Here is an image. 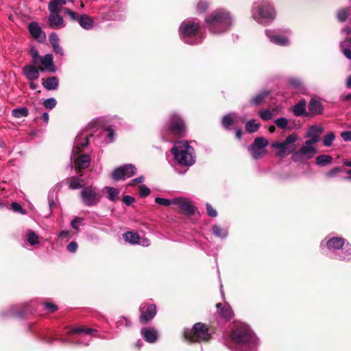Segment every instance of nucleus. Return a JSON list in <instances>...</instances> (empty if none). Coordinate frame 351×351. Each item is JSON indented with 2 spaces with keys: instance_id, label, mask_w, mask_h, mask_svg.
Returning a JSON list of instances; mask_svg holds the SVG:
<instances>
[{
  "instance_id": "obj_1",
  "label": "nucleus",
  "mask_w": 351,
  "mask_h": 351,
  "mask_svg": "<svg viewBox=\"0 0 351 351\" xmlns=\"http://www.w3.org/2000/svg\"><path fill=\"white\" fill-rule=\"evenodd\" d=\"M231 340L229 348L232 351H256L258 346L257 337L244 325L235 327Z\"/></svg>"
},
{
  "instance_id": "obj_2",
  "label": "nucleus",
  "mask_w": 351,
  "mask_h": 351,
  "mask_svg": "<svg viewBox=\"0 0 351 351\" xmlns=\"http://www.w3.org/2000/svg\"><path fill=\"white\" fill-rule=\"evenodd\" d=\"M205 22L211 33L220 34L230 29L233 20L228 11L223 9H218L207 16Z\"/></svg>"
},
{
  "instance_id": "obj_3",
  "label": "nucleus",
  "mask_w": 351,
  "mask_h": 351,
  "mask_svg": "<svg viewBox=\"0 0 351 351\" xmlns=\"http://www.w3.org/2000/svg\"><path fill=\"white\" fill-rule=\"evenodd\" d=\"M175 160L181 166L191 167L195 162V154L193 147L187 141L175 143L171 149Z\"/></svg>"
},
{
  "instance_id": "obj_4",
  "label": "nucleus",
  "mask_w": 351,
  "mask_h": 351,
  "mask_svg": "<svg viewBox=\"0 0 351 351\" xmlns=\"http://www.w3.org/2000/svg\"><path fill=\"white\" fill-rule=\"evenodd\" d=\"M199 25L191 21H183L180 26V36L184 43L195 45L202 42V38L198 36Z\"/></svg>"
},
{
  "instance_id": "obj_5",
  "label": "nucleus",
  "mask_w": 351,
  "mask_h": 351,
  "mask_svg": "<svg viewBox=\"0 0 351 351\" xmlns=\"http://www.w3.org/2000/svg\"><path fill=\"white\" fill-rule=\"evenodd\" d=\"M252 13L254 19L259 23L272 21L275 17L274 9L267 0H261L254 3Z\"/></svg>"
},
{
  "instance_id": "obj_6",
  "label": "nucleus",
  "mask_w": 351,
  "mask_h": 351,
  "mask_svg": "<svg viewBox=\"0 0 351 351\" xmlns=\"http://www.w3.org/2000/svg\"><path fill=\"white\" fill-rule=\"evenodd\" d=\"M185 125L182 119L177 114H172L162 131V136L165 141H169L167 134L183 135Z\"/></svg>"
},
{
  "instance_id": "obj_7",
  "label": "nucleus",
  "mask_w": 351,
  "mask_h": 351,
  "mask_svg": "<svg viewBox=\"0 0 351 351\" xmlns=\"http://www.w3.org/2000/svg\"><path fill=\"white\" fill-rule=\"evenodd\" d=\"M299 139L298 135L293 132L289 134L283 142L275 141L271 143V147L279 149L277 155L281 158L293 153L296 147L295 143Z\"/></svg>"
},
{
  "instance_id": "obj_8",
  "label": "nucleus",
  "mask_w": 351,
  "mask_h": 351,
  "mask_svg": "<svg viewBox=\"0 0 351 351\" xmlns=\"http://www.w3.org/2000/svg\"><path fill=\"white\" fill-rule=\"evenodd\" d=\"M183 335L186 339L191 342L208 341L210 337L208 328L202 323H197L191 329L185 330Z\"/></svg>"
},
{
  "instance_id": "obj_9",
  "label": "nucleus",
  "mask_w": 351,
  "mask_h": 351,
  "mask_svg": "<svg viewBox=\"0 0 351 351\" xmlns=\"http://www.w3.org/2000/svg\"><path fill=\"white\" fill-rule=\"evenodd\" d=\"M314 145L315 143L306 140L304 145L293 153L291 160L295 162H300L312 158L317 153V149Z\"/></svg>"
},
{
  "instance_id": "obj_10",
  "label": "nucleus",
  "mask_w": 351,
  "mask_h": 351,
  "mask_svg": "<svg viewBox=\"0 0 351 351\" xmlns=\"http://www.w3.org/2000/svg\"><path fill=\"white\" fill-rule=\"evenodd\" d=\"M80 197L82 203L86 206H93L97 205L101 199V195L96 188L90 186H84L80 191Z\"/></svg>"
},
{
  "instance_id": "obj_11",
  "label": "nucleus",
  "mask_w": 351,
  "mask_h": 351,
  "mask_svg": "<svg viewBox=\"0 0 351 351\" xmlns=\"http://www.w3.org/2000/svg\"><path fill=\"white\" fill-rule=\"evenodd\" d=\"M268 143V141L263 137L255 138L254 143L249 148V151L254 159L257 160L267 154L265 147Z\"/></svg>"
},
{
  "instance_id": "obj_12",
  "label": "nucleus",
  "mask_w": 351,
  "mask_h": 351,
  "mask_svg": "<svg viewBox=\"0 0 351 351\" xmlns=\"http://www.w3.org/2000/svg\"><path fill=\"white\" fill-rule=\"evenodd\" d=\"M64 12L71 18L72 21L78 22L80 25L83 29L89 30L93 27V20L87 14H82L78 16L76 13L69 8H65Z\"/></svg>"
},
{
  "instance_id": "obj_13",
  "label": "nucleus",
  "mask_w": 351,
  "mask_h": 351,
  "mask_svg": "<svg viewBox=\"0 0 351 351\" xmlns=\"http://www.w3.org/2000/svg\"><path fill=\"white\" fill-rule=\"evenodd\" d=\"M136 168L132 164H127L116 168L112 175L115 180H124L133 176L136 173Z\"/></svg>"
},
{
  "instance_id": "obj_14",
  "label": "nucleus",
  "mask_w": 351,
  "mask_h": 351,
  "mask_svg": "<svg viewBox=\"0 0 351 351\" xmlns=\"http://www.w3.org/2000/svg\"><path fill=\"white\" fill-rule=\"evenodd\" d=\"M140 321L145 324L152 319L156 314V306L154 304H142L140 306Z\"/></svg>"
},
{
  "instance_id": "obj_15",
  "label": "nucleus",
  "mask_w": 351,
  "mask_h": 351,
  "mask_svg": "<svg viewBox=\"0 0 351 351\" xmlns=\"http://www.w3.org/2000/svg\"><path fill=\"white\" fill-rule=\"evenodd\" d=\"M245 121V117H240L236 113H230L225 115L222 119V125L226 130H230L231 126L238 123H243Z\"/></svg>"
},
{
  "instance_id": "obj_16",
  "label": "nucleus",
  "mask_w": 351,
  "mask_h": 351,
  "mask_svg": "<svg viewBox=\"0 0 351 351\" xmlns=\"http://www.w3.org/2000/svg\"><path fill=\"white\" fill-rule=\"evenodd\" d=\"M173 204L178 205L184 214L192 215L195 212V207L186 198H174L173 199Z\"/></svg>"
},
{
  "instance_id": "obj_17",
  "label": "nucleus",
  "mask_w": 351,
  "mask_h": 351,
  "mask_svg": "<svg viewBox=\"0 0 351 351\" xmlns=\"http://www.w3.org/2000/svg\"><path fill=\"white\" fill-rule=\"evenodd\" d=\"M28 30L32 36L39 42L45 40L46 36L36 22H32L28 25Z\"/></svg>"
},
{
  "instance_id": "obj_18",
  "label": "nucleus",
  "mask_w": 351,
  "mask_h": 351,
  "mask_svg": "<svg viewBox=\"0 0 351 351\" xmlns=\"http://www.w3.org/2000/svg\"><path fill=\"white\" fill-rule=\"evenodd\" d=\"M217 311L218 314L226 321L230 320L234 315L232 309L228 303H218L217 304Z\"/></svg>"
},
{
  "instance_id": "obj_19",
  "label": "nucleus",
  "mask_w": 351,
  "mask_h": 351,
  "mask_svg": "<svg viewBox=\"0 0 351 351\" xmlns=\"http://www.w3.org/2000/svg\"><path fill=\"white\" fill-rule=\"evenodd\" d=\"M324 130L319 125H311L306 133V136L310 138L308 141L317 143L320 139V135L322 134Z\"/></svg>"
},
{
  "instance_id": "obj_20",
  "label": "nucleus",
  "mask_w": 351,
  "mask_h": 351,
  "mask_svg": "<svg viewBox=\"0 0 351 351\" xmlns=\"http://www.w3.org/2000/svg\"><path fill=\"white\" fill-rule=\"evenodd\" d=\"M265 34L269 40L276 45L285 46L289 44V41L287 37L282 35H276L271 30H265Z\"/></svg>"
},
{
  "instance_id": "obj_21",
  "label": "nucleus",
  "mask_w": 351,
  "mask_h": 351,
  "mask_svg": "<svg viewBox=\"0 0 351 351\" xmlns=\"http://www.w3.org/2000/svg\"><path fill=\"white\" fill-rule=\"evenodd\" d=\"M49 23V25L54 29H60L65 27L63 18L58 14V12H50Z\"/></svg>"
},
{
  "instance_id": "obj_22",
  "label": "nucleus",
  "mask_w": 351,
  "mask_h": 351,
  "mask_svg": "<svg viewBox=\"0 0 351 351\" xmlns=\"http://www.w3.org/2000/svg\"><path fill=\"white\" fill-rule=\"evenodd\" d=\"M330 256L332 258L338 260H351V245H350L349 244L344 245V246L340 249L339 252H335Z\"/></svg>"
},
{
  "instance_id": "obj_23",
  "label": "nucleus",
  "mask_w": 351,
  "mask_h": 351,
  "mask_svg": "<svg viewBox=\"0 0 351 351\" xmlns=\"http://www.w3.org/2000/svg\"><path fill=\"white\" fill-rule=\"evenodd\" d=\"M141 334L145 340L149 343H154L158 339V332L154 328H143Z\"/></svg>"
},
{
  "instance_id": "obj_24",
  "label": "nucleus",
  "mask_w": 351,
  "mask_h": 351,
  "mask_svg": "<svg viewBox=\"0 0 351 351\" xmlns=\"http://www.w3.org/2000/svg\"><path fill=\"white\" fill-rule=\"evenodd\" d=\"M23 74L29 81H33L38 79L39 69L34 65H27L23 68Z\"/></svg>"
},
{
  "instance_id": "obj_25",
  "label": "nucleus",
  "mask_w": 351,
  "mask_h": 351,
  "mask_svg": "<svg viewBox=\"0 0 351 351\" xmlns=\"http://www.w3.org/2000/svg\"><path fill=\"white\" fill-rule=\"evenodd\" d=\"M90 162V158L87 154L80 155L74 161L75 168L77 170L86 169Z\"/></svg>"
},
{
  "instance_id": "obj_26",
  "label": "nucleus",
  "mask_w": 351,
  "mask_h": 351,
  "mask_svg": "<svg viewBox=\"0 0 351 351\" xmlns=\"http://www.w3.org/2000/svg\"><path fill=\"white\" fill-rule=\"evenodd\" d=\"M40 62L43 64L45 69L50 73H55L56 68L53 63V57L52 54H46L45 56L41 58Z\"/></svg>"
},
{
  "instance_id": "obj_27",
  "label": "nucleus",
  "mask_w": 351,
  "mask_h": 351,
  "mask_svg": "<svg viewBox=\"0 0 351 351\" xmlns=\"http://www.w3.org/2000/svg\"><path fill=\"white\" fill-rule=\"evenodd\" d=\"M344 245L345 241L341 237H332L326 243V246L330 250H340Z\"/></svg>"
},
{
  "instance_id": "obj_28",
  "label": "nucleus",
  "mask_w": 351,
  "mask_h": 351,
  "mask_svg": "<svg viewBox=\"0 0 351 351\" xmlns=\"http://www.w3.org/2000/svg\"><path fill=\"white\" fill-rule=\"evenodd\" d=\"M306 101L301 99L293 107V112L296 117L308 116V113L306 112Z\"/></svg>"
},
{
  "instance_id": "obj_29",
  "label": "nucleus",
  "mask_w": 351,
  "mask_h": 351,
  "mask_svg": "<svg viewBox=\"0 0 351 351\" xmlns=\"http://www.w3.org/2000/svg\"><path fill=\"white\" fill-rule=\"evenodd\" d=\"M308 110L313 114H321L323 111L322 102L312 98L308 104Z\"/></svg>"
},
{
  "instance_id": "obj_30",
  "label": "nucleus",
  "mask_w": 351,
  "mask_h": 351,
  "mask_svg": "<svg viewBox=\"0 0 351 351\" xmlns=\"http://www.w3.org/2000/svg\"><path fill=\"white\" fill-rule=\"evenodd\" d=\"M59 85L58 79L55 77H47L45 80L43 82V86L47 89L49 90H56L58 88Z\"/></svg>"
},
{
  "instance_id": "obj_31",
  "label": "nucleus",
  "mask_w": 351,
  "mask_h": 351,
  "mask_svg": "<svg viewBox=\"0 0 351 351\" xmlns=\"http://www.w3.org/2000/svg\"><path fill=\"white\" fill-rule=\"evenodd\" d=\"M123 238L126 242L135 245L139 243L140 236L137 232L128 231L123 234Z\"/></svg>"
},
{
  "instance_id": "obj_32",
  "label": "nucleus",
  "mask_w": 351,
  "mask_h": 351,
  "mask_svg": "<svg viewBox=\"0 0 351 351\" xmlns=\"http://www.w3.org/2000/svg\"><path fill=\"white\" fill-rule=\"evenodd\" d=\"M70 2H74L75 0H67ZM66 3V0H51L49 3L48 9L50 12H58L59 7L61 5H64Z\"/></svg>"
},
{
  "instance_id": "obj_33",
  "label": "nucleus",
  "mask_w": 351,
  "mask_h": 351,
  "mask_svg": "<svg viewBox=\"0 0 351 351\" xmlns=\"http://www.w3.org/2000/svg\"><path fill=\"white\" fill-rule=\"evenodd\" d=\"M213 233L219 238L225 239L228 237V230L226 228H222L218 225H214L213 226Z\"/></svg>"
},
{
  "instance_id": "obj_34",
  "label": "nucleus",
  "mask_w": 351,
  "mask_h": 351,
  "mask_svg": "<svg viewBox=\"0 0 351 351\" xmlns=\"http://www.w3.org/2000/svg\"><path fill=\"white\" fill-rule=\"evenodd\" d=\"M347 39H345L343 41H341L339 43V47L341 49V53L349 60H351V47L348 46L347 44Z\"/></svg>"
},
{
  "instance_id": "obj_35",
  "label": "nucleus",
  "mask_w": 351,
  "mask_h": 351,
  "mask_svg": "<svg viewBox=\"0 0 351 351\" xmlns=\"http://www.w3.org/2000/svg\"><path fill=\"white\" fill-rule=\"evenodd\" d=\"M332 158L328 155H320L316 158L315 162L320 166H326L332 162Z\"/></svg>"
},
{
  "instance_id": "obj_36",
  "label": "nucleus",
  "mask_w": 351,
  "mask_h": 351,
  "mask_svg": "<svg viewBox=\"0 0 351 351\" xmlns=\"http://www.w3.org/2000/svg\"><path fill=\"white\" fill-rule=\"evenodd\" d=\"M27 240L31 245L39 244V237L33 230H28L27 232Z\"/></svg>"
},
{
  "instance_id": "obj_37",
  "label": "nucleus",
  "mask_w": 351,
  "mask_h": 351,
  "mask_svg": "<svg viewBox=\"0 0 351 351\" xmlns=\"http://www.w3.org/2000/svg\"><path fill=\"white\" fill-rule=\"evenodd\" d=\"M88 144V136H79L75 140V147L80 149V147H86Z\"/></svg>"
},
{
  "instance_id": "obj_38",
  "label": "nucleus",
  "mask_w": 351,
  "mask_h": 351,
  "mask_svg": "<svg viewBox=\"0 0 351 351\" xmlns=\"http://www.w3.org/2000/svg\"><path fill=\"white\" fill-rule=\"evenodd\" d=\"M12 115L16 118L27 117L28 115V109L26 107L13 109L12 110Z\"/></svg>"
},
{
  "instance_id": "obj_39",
  "label": "nucleus",
  "mask_w": 351,
  "mask_h": 351,
  "mask_svg": "<svg viewBox=\"0 0 351 351\" xmlns=\"http://www.w3.org/2000/svg\"><path fill=\"white\" fill-rule=\"evenodd\" d=\"M350 14V8H343V9L339 10L337 12V16L338 20L340 22L343 23L347 20V19L348 18Z\"/></svg>"
},
{
  "instance_id": "obj_40",
  "label": "nucleus",
  "mask_w": 351,
  "mask_h": 351,
  "mask_svg": "<svg viewBox=\"0 0 351 351\" xmlns=\"http://www.w3.org/2000/svg\"><path fill=\"white\" fill-rule=\"evenodd\" d=\"M269 93L267 91H263L251 99V104L253 105H259L264 100V99L268 95Z\"/></svg>"
},
{
  "instance_id": "obj_41",
  "label": "nucleus",
  "mask_w": 351,
  "mask_h": 351,
  "mask_svg": "<svg viewBox=\"0 0 351 351\" xmlns=\"http://www.w3.org/2000/svg\"><path fill=\"white\" fill-rule=\"evenodd\" d=\"M259 127L260 124L256 123L254 119L250 120L245 125V128L248 133H254L256 132Z\"/></svg>"
},
{
  "instance_id": "obj_42",
  "label": "nucleus",
  "mask_w": 351,
  "mask_h": 351,
  "mask_svg": "<svg viewBox=\"0 0 351 351\" xmlns=\"http://www.w3.org/2000/svg\"><path fill=\"white\" fill-rule=\"evenodd\" d=\"M106 191L108 192L109 199L112 201H115L118 197L119 191L115 188L110 186L106 187Z\"/></svg>"
},
{
  "instance_id": "obj_43",
  "label": "nucleus",
  "mask_w": 351,
  "mask_h": 351,
  "mask_svg": "<svg viewBox=\"0 0 351 351\" xmlns=\"http://www.w3.org/2000/svg\"><path fill=\"white\" fill-rule=\"evenodd\" d=\"M94 330L91 328H85L83 327L73 328L69 331V334H75V333H84L85 335H89L93 332Z\"/></svg>"
},
{
  "instance_id": "obj_44",
  "label": "nucleus",
  "mask_w": 351,
  "mask_h": 351,
  "mask_svg": "<svg viewBox=\"0 0 351 351\" xmlns=\"http://www.w3.org/2000/svg\"><path fill=\"white\" fill-rule=\"evenodd\" d=\"M335 139V134L333 132H329L325 135L323 139V144L326 147H330Z\"/></svg>"
},
{
  "instance_id": "obj_45",
  "label": "nucleus",
  "mask_w": 351,
  "mask_h": 351,
  "mask_svg": "<svg viewBox=\"0 0 351 351\" xmlns=\"http://www.w3.org/2000/svg\"><path fill=\"white\" fill-rule=\"evenodd\" d=\"M56 104H57V101L53 97L48 98V99H45L43 102L44 106L47 109H49V110L53 109L56 106Z\"/></svg>"
},
{
  "instance_id": "obj_46",
  "label": "nucleus",
  "mask_w": 351,
  "mask_h": 351,
  "mask_svg": "<svg viewBox=\"0 0 351 351\" xmlns=\"http://www.w3.org/2000/svg\"><path fill=\"white\" fill-rule=\"evenodd\" d=\"M30 54L32 57V62L34 64H37L40 62L41 58L39 56L38 51L34 47H32L30 49Z\"/></svg>"
},
{
  "instance_id": "obj_47",
  "label": "nucleus",
  "mask_w": 351,
  "mask_h": 351,
  "mask_svg": "<svg viewBox=\"0 0 351 351\" xmlns=\"http://www.w3.org/2000/svg\"><path fill=\"white\" fill-rule=\"evenodd\" d=\"M83 182L82 180H74L69 182V187L71 189H77L80 188H83V184H82Z\"/></svg>"
},
{
  "instance_id": "obj_48",
  "label": "nucleus",
  "mask_w": 351,
  "mask_h": 351,
  "mask_svg": "<svg viewBox=\"0 0 351 351\" xmlns=\"http://www.w3.org/2000/svg\"><path fill=\"white\" fill-rule=\"evenodd\" d=\"M155 202L160 205L168 206L173 204V199L157 197L155 198Z\"/></svg>"
},
{
  "instance_id": "obj_49",
  "label": "nucleus",
  "mask_w": 351,
  "mask_h": 351,
  "mask_svg": "<svg viewBox=\"0 0 351 351\" xmlns=\"http://www.w3.org/2000/svg\"><path fill=\"white\" fill-rule=\"evenodd\" d=\"M102 135H105L108 138V142L111 143L114 139V132L111 128H107L102 130Z\"/></svg>"
},
{
  "instance_id": "obj_50",
  "label": "nucleus",
  "mask_w": 351,
  "mask_h": 351,
  "mask_svg": "<svg viewBox=\"0 0 351 351\" xmlns=\"http://www.w3.org/2000/svg\"><path fill=\"white\" fill-rule=\"evenodd\" d=\"M261 118L264 121H268L272 119L273 114L269 110H261L259 112Z\"/></svg>"
},
{
  "instance_id": "obj_51",
  "label": "nucleus",
  "mask_w": 351,
  "mask_h": 351,
  "mask_svg": "<svg viewBox=\"0 0 351 351\" xmlns=\"http://www.w3.org/2000/svg\"><path fill=\"white\" fill-rule=\"evenodd\" d=\"M276 124L278 126V128L280 129H285L287 127L288 125V121L285 117H280L276 120Z\"/></svg>"
},
{
  "instance_id": "obj_52",
  "label": "nucleus",
  "mask_w": 351,
  "mask_h": 351,
  "mask_svg": "<svg viewBox=\"0 0 351 351\" xmlns=\"http://www.w3.org/2000/svg\"><path fill=\"white\" fill-rule=\"evenodd\" d=\"M208 7V3L206 1H200L197 5V11L199 13L204 12Z\"/></svg>"
},
{
  "instance_id": "obj_53",
  "label": "nucleus",
  "mask_w": 351,
  "mask_h": 351,
  "mask_svg": "<svg viewBox=\"0 0 351 351\" xmlns=\"http://www.w3.org/2000/svg\"><path fill=\"white\" fill-rule=\"evenodd\" d=\"M150 193V190L145 185H141L139 186V195L141 197H145Z\"/></svg>"
},
{
  "instance_id": "obj_54",
  "label": "nucleus",
  "mask_w": 351,
  "mask_h": 351,
  "mask_svg": "<svg viewBox=\"0 0 351 351\" xmlns=\"http://www.w3.org/2000/svg\"><path fill=\"white\" fill-rule=\"evenodd\" d=\"M288 83L290 86L292 87L300 89V86H302V82L299 79L297 78H291L289 80Z\"/></svg>"
},
{
  "instance_id": "obj_55",
  "label": "nucleus",
  "mask_w": 351,
  "mask_h": 351,
  "mask_svg": "<svg viewBox=\"0 0 351 351\" xmlns=\"http://www.w3.org/2000/svg\"><path fill=\"white\" fill-rule=\"evenodd\" d=\"M206 208L207 214L211 217H215L217 216V212L216 209L213 208V206L209 204H206Z\"/></svg>"
},
{
  "instance_id": "obj_56",
  "label": "nucleus",
  "mask_w": 351,
  "mask_h": 351,
  "mask_svg": "<svg viewBox=\"0 0 351 351\" xmlns=\"http://www.w3.org/2000/svg\"><path fill=\"white\" fill-rule=\"evenodd\" d=\"M83 218H81V217H75L71 222V227L76 230H79V226H78V224L80 223H82V222L83 221Z\"/></svg>"
},
{
  "instance_id": "obj_57",
  "label": "nucleus",
  "mask_w": 351,
  "mask_h": 351,
  "mask_svg": "<svg viewBox=\"0 0 351 351\" xmlns=\"http://www.w3.org/2000/svg\"><path fill=\"white\" fill-rule=\"evenodd\" d=\"M49 40L52 46L59 44L58 36L55 32L50 34Z\"/></svg>"
},
{
  "instance_id": "obj_58",
  "label": "nucleus",
  "mask_w": 351,
  "mask_h": 351,
  "mask_svg": "<svg viewBox=\"0 0 351 351\" xmlns=\"http://www.w3.org/2000/svg\"><path fill=\"white\" fill-rule=\"evenodd\" d=\"M77 242L75 241H71V243H69L67 246H66V249L69 252H72V253H75L77 250Z\"/></svg>"
},
{
  "instance_id": "obj_59",
  "label": "nucleus",
  "mask_w": 351,
  "mask_h": 351,
  "mask_svg": "<svg viewBox=\"0 0 351 351\" xmlns=\"http://www.w3.org/2000/svg\"><path fill=\"white\" fill-rule=\"evenodd\" d=\"M45 308L50 313H53L58 310V307L54 304L46 302L44 304Z\"/></svg>"
},
{
  "instance_id": "obj_60",
  "label": "nucleus",
  "mask_w": 351,
  "mask_h": 351,
  "mask_svg": "<svg viewBox=\"0 0 351 351\" xmlns=\"http://www.w3.org/2000/svg\"><path fill=\"white\" fill-rule=\"evenodd\" d=\"M340 169L338 167L333 168L330 171H328L325 176L327 178H331L335 177L338 173L340 172Z\"/></svg>"
},
{
  "instance_id": "obj_61",
  "label": "nucleus",
  "mask_w": 351,
  "mask_h": 351,
  "mask_svg": "<svg viewBox=\"0 0 351 351\" xmlns=\"http://www.w3.org/2000/svg\"><path fill=\"white\" fill-rule=\"evenodd\" d=\"M11 208L12 210L16 213H24L22 206L17 202H13L11 204Z\"/></svg>"
},
{
  "instance_id": "obj_62",
  "label": "nucleus",
  "mask_w": 351,
  "mask_h": 351,
  "mask_svg": "<svg viewBox=\"0 0 351 351\" xmlns=\"http://www.w3.org/2000/svg\"><path fill=\"white\" fill-rule=\"evenodd\" d=\"M134 198L130 195H124L122 198V201L123 202L127 205V206H130L131 204H132L134 202Z\"/></svg>"
},
{
  "instance_id": "obj_63",
  "label": "nucleus",
  "mask_w": 351,
  "mask_h": 351,
  "mask_svg": "<svg viewBox=\"0 0 351 351\" xmlns=\"http://www.w3.org/2000/svg\"><path fill=\"white\" fill-rule=\"evenodd\" d=\"M340 136L344 141H351V131H343Z\"/></svg>"
},
{
  "instance_id": "obj_64",
  "label": "nucleus",
  "mask_w": 351,
  "mask_h": 351,
  "mask_svg": "<svg viewBox=\"0 0 351 351\" xmlns=\"http://www.w3.org/2000/svg\"><path fill=\"white\" fill-rule=\"evenodd\" d=\"M117 324H118V326H119L121 325H125L126 326H130L131 325V323L128 318H126L125 317H122L117 321Z\"/></svg>"
}]
</instances>
